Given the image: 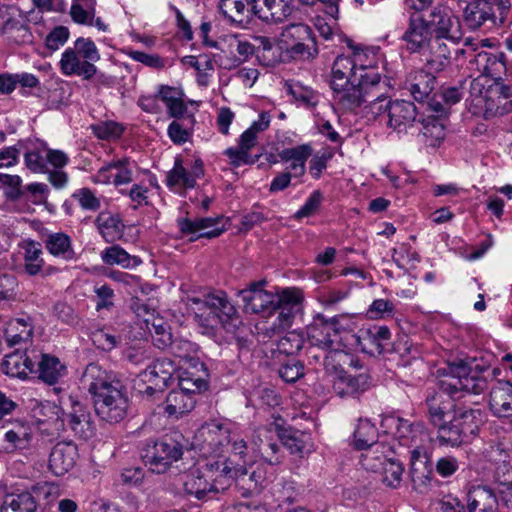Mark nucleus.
Returning <instances> with one entry per match:
<instances>
[{
	"instance_id": "obj_1",
	"label": "nucleus",
	"mask_w": 512,
	"mask_h": 512,
	"mask_svg": "<svg viewBox=\"0 0 512 512\" xmlns=\"http://www.w3.org/2000/svg\"><path fill=\"white\" fill-rule=\"evenodd\" d=\"M81 382L92 395L96 414L108 423L121 421L127 411V397L116 375L96 363L87 365Z\"/></svg>"
},
{
	"instance_id": "obj_2",
	"label": "nucleus",
	"mask_w": 512,
	"mask_h": 512,
	"mask_svg": "<svg viewBox=\"0 0 512 512\" xmlns=\"http://www.w3.org/2000/svg\"><path fill=\"white\" fill-rule=\"evenodd\" d=\"M362 54L355 52L353 56H338L332 66L330 86L334 92V100L345 110H354L361 106L365 94L361 93L364 80L368 73L360 64Z\"/></svg>"
},
{
	"instance_id": "obj_3",
	"label": "nucleus",
	"mask_w": 512,
	"mask_h": 512,
	"mask_svg": "<svg viewBox=\"0 0 512 512\" xmlns=\"http://www.w3.org/2000/svg\"><path fill=\"white\" fill-rule=\"evenodd\" d=\"M187 307L193 311L198 324L207 330L220 327L234 336L242 323L235 306L223 291L209 293L203 299L188 297Z\"/></svg>"
},
{
	"instance_id": "obj_4",
	"label": "nucleus",
	"mask_w": 512,
	"mask_h": 512,
	"mask_svg": "<svg viewBox=\"0 0 512 512\" xmlns=\"http://www.w3.org/2000/svg\"><path fill=\"white\" fill-rule=\"evenodd\" d=\"M435 1L418 0V30H421V34L434 37L429 40V47L441 48L440 39L458 42L462 38V33L459 20L442 5H434Z\"/></svg>"
},
{
	"instance_id": "obj_5",
	"label": "nucleus",
	"mask_w": 512,
	"mask_h": 512,
	"mask_svg": "<svg viewBox=\"0 0 512 512\" xmlns=\"http://www.w3.org/2000/svg\"><path fill=\"white\" fill-rule=\"evenodd\" d=\"M100 60L99 51L90 38L76 39L73 47L62 53L59 68L65 76H79L84 80L93 78L97 73L95 62Z\"/></svg>"
},
{
	"instance_id": "obj_6",
	"label": "nucleus",
	"mask_w": 512,
	"mask_h": 512,
	"mask_svg": "<svg viewBox=\"0 0 512 512\" xmlns=\"http://www.w3.org/2000/svg\"><path fill=\"white\" fill-rule=\"evenodd\" d=\"M509 0H472L463 9V20L471 30L492 29L505 23Z\"/></svg>"
},
{
	"instance_id": "obj_7",
	"label": "nucleus",
	"mask_w": 512,
	"mask_h": 512,
	"mask_svg": "<svg viewBox=\"0 0 512 512\" xmlns=\"http://www.w3.org/2000/svg\"><path fill=\"white\" fill-rule=\"evenodd\" d=\"M427 405L430 421L438 428V438L441 443L451 446H459L460 444L469 441L467 437L462 434V431L457 423H455L454 418L449 422L446 421V417L454 407L451 400H444L442 399L441 394H436L427 399Z\"/></svg>"
},
{
	"instance_id": "obj_8",
	"label": "nucleus",
	"mask_w": 512,
	"mask_h": 512,
	"mask_svg": "<svg viewBox=\"0 0 512 512\" xmlns=\"http://www.w3.org/2000/svg\"><path fill=\"white\" fill-rule=\"evenodd\" d=\"M452 375L446 379L440 380V392L448 398L446 400L460 399L465 394L479 395L487 389V380L485 377L471 372L467 366L461 365L456 368L451 367Z\"/></svg>"
},
{
	"instance_id": "obj_9",
	"label": "nucleus",
	"mask_w": 512,
	"mask_h": 512,
	"mask_svg": "<svg viewBox=\"0 0 512 512\" xmlns=\"http://www.w3.org/2000/svg\"><path fill=\"white\" fill-rule=\"evenodd\" d=\"M279 43L280 48L293 59H313L318 54L312 29L303 23L285 26L280 34Z\"/></svg>"
},
{
	"instance_id": "obj_10",
	"label": "nucleus",
	"mask_w": 512,
	"mask_h": 512,
	"mask_svg": "<svg viewBox=\"0 0 512 512\" xmlns=\"http://www.w3.org/2000/svg\"><path fill=\"white\" fill-rule=\"evenodd\" d=\"M471 64L480 75L473 79L470 85L472 95H481L488 82H500L506 73V55L504 52H478Z\"/></svg>"
},
{
	"instance_id": "obj_11",
	"label": "nucleus",
	"mask_w": 512,
	"mask_h": 512,
	"mask_svg": "<svg viewBox=\"0 0 512 512\" xmlns=\"http://www.w3.org/2000/svg\"><path fill=\"white\" fill-rule=\"evenodd\" d=\"M281 300L272 309L270 315L275 316L271 325L265 328L268 336L275 335L292 326L295 317L302 313L303 294L297 288H286L280 292Z\"/></svg>"
},
{
	"instance_id": "obj_12",
	"label": "nucleus",
	"mask_w": 512,
	"mask_h": 512,
	"mask_svg": "<svg viewBox=\"0 0 512 512\" xmlns=\"http://www.w3.org/2000/svg\"><path fill=\"white\" fill-rule=\"evenodd\" d=\"M182 455V444L171 437H164L153 444H147L142 459L152 472L162 474L180 460Z\"/></svg>"
},
{
	"instance_id": "obj_13",
	"label": "nucleus",
	"mask_w": 512,
	"mask_h": 512,
	"mask_svg": "<svg viewBox=\"0 0 512 512\" xmlns=\"http://www.w3.org/2000/svg\"><path fill=\"white\" fill-rule=\"evenodd\" d=\"M177 370L175 362L168 358L157 359L139 373L137 386L139 392L151 397L169 385Z\"/></svg>"
},
{
	"instance_id": "obj_14",
	"label": "nucleus",
	"mask_w": 512,
	"mask_h": 512,
	"mask_svg": "<svg viewBox=\"0 0 512 512\" xmlns=\"http://www.w3.org/2000/svg\"><path fill=\"white\" fill-rule=\"evenodd\" d=\"M428 49H432L428 46V44L418 42V54L420 55L421 60H425V66L418 70V94L422 97H426L427 101L431 98V94L433 95L434 90L436 88V76L435 73H438L444 69L446 64L448 63V57L445 55V49H441V52L433 55L432 57H427L426 51Z\"/></svg>"
},
{
	"instance_id": "obj_15",
	"label": "nucleus",
	"mask_w": 512,
	"mask_h": 512,
	"mask_svg": "<svg viewBox=\"0 0 512 512\" xmlns=\"http://www.w3.org/2000/svg\"><path fill=\"white\" fill-rule=\"evenodd\" d=\"M199 436L203 437L204 442L211 447L231 445L234 456H239L244 464L247 462L248 447L246 441L238 433L231 431L227 425L206 424L199 430Z\"/></svg>"
},
{
	"instance_id": "obj_16",
	"label": "nucleus",
	"mask_w": 512,
	"mask_h": 512,
	"mask_svg": "<svg viewBox=\"0 0 512 512\" xmlns=\"http://www.w3.org/2000/svg\"><path fill=\"white\" fill-rule=\"evenodd\" d=\"M251 450L271 465L279 464L281 454V434L273 426L258 427L254 430Z\"/></svg>"
},
{
	"instance_id": "obj_17",
	"label": "nucleus",
	"mask_w": 512,
	"mask_h": 512,
	"mask_svg": "<svg viewBox=\"0 0 512 512\" xmlns=\"http://www.w3.org/2000/svg\"><path fill=\"white\" fill-rule=\"evenodd\" d=\"M486 118L503 116L512 112V86L503 81L488 84L481 95Z\"/></svg>"
},
{
	"instance_id": "obj_18",
	"label": "nucleus",
	"mask_w": 512,
	"mask_h": 512,
	"mask_svg": "<svg viewBox=\"0 0 512 512\" xmlns=\"http://www.w3.org/2000/svg\"><path fill=\"white\" fill-rule=\"evenodd\" d=\"M53 486L48 483L37 484L31 491L8 494L0 506V512H37V500L40 496H49Z\"/></svg>"
},
{
	"instance_id": "obj_19",
	"label": "nucleus",
	"mask_w": 512,
	"mask_h": 512,
	"mask_svg": "<svg viewBox=\"0 0 512 512\" xmlns=\"http://www.w3.org/2000/svg\"><path fill=\"white\" fill-rule=\"evenodd\" d=\"M387 84L381 83V76L379 73H368L361 93L365 94L364 100L361 105H365L367 114H371L374 118L380 116L386 111L389 112L390 102H386L387 97L384 95Z\"/></svg>"
},
{
	"instance_id": "obj_20",
	"label": "nucleus",
	"mask_w": 512,
	"mask_h": 512,
	"mask_svg": "<svg viewBox=\"0 0 512 512\" xmlns=\"http://www.w3.org/2000/svg\"><path fill=\"white\" fill-rule=\"evenodd\" d=\"M308 340L311 349H316V353L322 350L328 351L341 346L339 331L335 322L323 321L318 319L308 326Z\"/></svg>"
},
{
	"instance_id": "obj_21",
	"label": "nucleus",
	"mask_w": 512,
	"mask_h": 512,
	"mask_svg": "<svg viewBox=\"0 0 512 512\" xmlns=\"http://www.w3.org/2000/svg\"><path fill=\"white\" fill-rule=\"evenodd\" d=\"M247 311L252 313H272L273 307L281 300L280 293H273L263 288V283H252L249 288L239 293Z\"/></svg>"
},
{
	"instance_id": "obj_22",
	"label": "nucleus",
	"mask_w": 512,
	"mask_h": 512,
	"mask_svg": "<svg viewBox=\"0 0 512 512\" xmlns=\"http://www.w3.org/2000/svg\"><path fill=\"white\" fill-rule=\"evenodd\" d=\"M203 175L204 170L201 159H196L188 169L183 166L180 158H176L173 168L166 175V184L174 191L193 189L196 185V180Z\"/></svg>"
},
{
	"instance_id": "obj_23",
	"label": "nucleus",
	"mask_w": 512,
	"mask_h": 512,
	"mask_svg": "<svg viewBox=\"0 0 512 512\" xmlns=\"http://www.w3.org/2000/svg\"><path fill=\"white\" fill-rule=\"evenodd\" d=\"M488 408L497 418L512 417V383L509 380H497L492 385Z\"/></svg>"
},
{
	"instance_id": "obj_24",
	"label": "nucleus",
	"mask_w": 512,
	"mask_h": 512,
	"mask_svg": "<svg viewBox=\"0 0 512 512\" xmlns=\"http://www.w3.org/2000/svg\"><path fill=\"white\" fill-rule=\"evenodd\" d=\"M293 0H250L251 11L265 22H282L292 13Z\"/></svg>"
},
{
	"instance_id": "obj_25",
	"label": "nucleus",
	"mask_w": 512,
	"mask_h": 512,
	"mask_svg": "<svg viewBox=\"0 0 512 512\" xmlns=\"http://www.w3.org/2000/svg\"><path fill=\"white\" fill-rule=\"evenodd\" d=\"M270 476L267 473V468L264 464H258L257 466L236 464L234 479L237 484L249 493L260 492L269 482Z\"/></svg>"
},
{
	"instance_id": "obj_26",
	"label": "nucleus",
	"mask_w": 512,
	"mask_h": 512,
	"mask_svg": "<svg viewBox=\"0 0 512 512\" xmlns=\"http://www.w3.org/2000/svg\"><path fill=\"white\" fill-rule=\"evenodd\" d=\"M78 458L77 446L71 441L58 442L50 453L49 469L56 476L69 472Z\"/></svg>"
},
{
	"instance_id": "obj_27",
	"label": "nucleus",
	"mask_w": 512,
	"mask_h": 512,
	"mask_svg": "<svg viewBox=\"0 0 512 512\" xmlns=\"http://www.w3.org/2000/svg\"><path fill=\"white\" fill-rule=\"evenodd\" d=\"M467 512H499L496 491L488 485L472 486L466 495Z\"/></svg>"
},
{
	"instance_id": "obj_28",
	"label": "nucleus",
	"mask_w": 512,
	"mask_h": 512,
	"mask_svg": "<svg viewBox=\"0 0 512 512\" xmlns=\"http://www.w3.org/2000/svg\"><path fill=\"white\" fill-rule=\"evenodd\" d=\"M313 149L309 144L285 148L278 153L280 161L287 164L286 171L294 178H301L306 173V162L312 156Z\"/></svg>"
},
{
	"instance_id": "obj_29",
	"label": "nucleus",
	"mask_w": 512,
	"mask_h": 512,
	"mask_svg": "<svg viewBox=\"0 0 512 512\" xmlns=\"http://www.w3.org/2000/svg\"><path fill=\"white\" fill-rule=\"evenodd\" d=\"M380 428L384 434L394 437L401 446L410 448L414 442L413 423L407 419L395 415H385L382 417Z\"/></svg>"
},
{
	"instance_id": "obj_30",
	"label": "nucleus",
	"mask_w": 512,
	"mask_h": 512,
	"mask_svg": "<svg viewBox=\"0 0 512 512\" xmlns=\"http://www.w3.org/2000/svg\"><path fill=\"white\" fill-rule=\"evenodd\" d=\"M177 224L181 233L191 236V240L202 237L214 238L223 232L222 229L216 227L217 220L210 217L197 218L195 220L180 218L177 220Z\"/></svg>"
},
{
	"instance_id": "obj_31",
	"label": "nucleus",
	"mask_w": 512,
	"mask_h": 512,
	"mask_svg": "<svg viewBox=\"0 0 512 512\" xmlns=\"http://www.w3.org/2000/svg\"><path fill=\"white\" fill-rule=\"evenodd\" d=\"M184 491L197 499H204L209 494H216L225 490V485L210 482L198 469L191 470L183 476Z\"/></svg>"
},
{
	"instance_id": "obj_32",
	"label": "nucleus",
	"mask_w": 512,
	"mask_h": 512,
	"mask_svg": "<svg viewBox=\"0 0 512 512\" xmlns=\"http://www.w3.org/2000/svg\"><path fill=\"white\" fill-rule=\"evenodd\" d=\"M137 315L143 317L146 324V328L152 335L154 345L160 349H165L171 342V332L169 326L160 317H155L153 313H150L147 305L141 304L136 309Z\"/></svg>"
},
{
	"instance_id": "obj_33",
	"label": "nucleus",
	"mask_w": 512,
	"mask_h": 512,
	"mask_svg": "<svg viewBox=\"0 0 512 512\" xmlns=\"http://www.w3.org/2000/svg\"><path fill=\"white\" fill-rule=\"evenodd\" d=\"M463 98V92L458 87H441L439 91L433 93L431 98L425 103L421 101L422 106L426 105L425 111L437 113L440 116H448L449 108L460 102Z\"/></svg>"
},
{
	"instance_id": "obj_34",
	"label": "nucleus",
	"mask_w": 512,
	"mask_h": 512,
	"mask_svg": "<svg viewBox=\"0 0 512 512\" xmlns=\"http://www.w3.org/2000/svg\"><path fill=\"white\" fill-rule=\"evenodd\" d=\"M309 358L315 362H321L333 379L344 372L343 366L351 361L350 354L346 353L341 346L328 351L322 350L319 353H316V349H311Z\"/></svg>"
},
{
	"instance_id": "obj_35",
	"label": "nucleus",
	"mask_w": 512,
	"mask_h": 512,
	"mask_svg": "<svg viewBox=\"0 0 512 512\" xmlns=\"http://www.w3.org/2000/svg\"><path fill=\"white\" fill-rule=\"evenodd\" d=\"M63 424L80 438L88 439L93 435V425L87 409L79 402H74L72 410L63 418Z\"/></svg>"
},
{
	"instance_id": "obj_36",
	"label": "nucleus",
	"mask_w": 512,
	"mask_h": 512,
	"mask_svg": "<svg viewBox=\"0 0 512 512\" xmlns=\"http://www.w3.org/2000/svg\"><path fill=\"white\" fill-rule=\"evenodd\" d=\"M36 361L35 371L41 380L47 384H55L66 374V366L54 355L42 353L38 357L33 356Z\"/></svg>"
},
{
	"instance_id": "obj_37",
	"label": "nucleus",
	"mask_w": 512,
	"mask_h": 512,
	"mask_svg": "<svg viewBox=\"0 0 512 512\" xmlns=\"http://www.w3.org/2000/svg\"><path fill=\"white\" fill-rule=\"evenodd\" d=\"M360 339L364 351L381 354L390 344L391 332L387 326L374 325L362 331Z\"/></svg>"
},
{
	"instance_id": "obj_38",
	"label": "nucleus",
	"mask_w": 512,
	"mask_h": 512,
	"mask_svg": "<svg viewBox=\"0 0 512 512\" xmlns=\"http://www.w3.org/2000/svg\"><path fill=\"white\" fill-rule=\"evenodd\" d=\"M202 473L212 483L225 485L226 490L234 480L235 465L231 459H210Z\"/></svg>"
},
{
	"instance_id": "obj_39",
	"label": "nucleus",
	"mask_w": 512,
	"mask_h": 512,
	"mask_svg": "<svg viewBox=\"0 0 512 512\" xmlns=\"http://www.w3.org/2000/svg\"><path fill=\"white\" fill-rule=\"evenodd\" d=\"M369 386V377L366 374L352 376L345 371L332 380V387L340 397L356 396L364 392Z\"/></svg>"
},
{
	"instance_id": "obj_40",
	"label": "nucleus",
	"mask_w": 512,
	"mask_h": 512,
	"mask_svg": "<svg viewBox=\"0 0 512 512\" xmlns=\"http://www.w3.org/2000/svg\"><path fill=\"white\" fill-rule=\"evenodd\" d=\"M36 361L33 357L18 350L6 355L2 363V370L11 377L26 378L27 374L35 371Z\"/></svg>"
},
{
	"instance_id": "obj_41",
	"label": "nucleus",
	"mask_w": 512,
	"mask_h": 512,
	"mask_svg": "<svg viewBox=\"0 0 512 512\" xmlns=\"http://www.w3.org/2000/svg\"><path fill=\"white\" fill-rule=\"evenodd\" d=\"M428 114L421 120L424 143L428 147H439L445 138L444 121L448 116H440L437 113Z\"/></svg>"
},
{
	"instance_id": "obj_42",
	"label": "nucleus",
	"mask_w": 512,
	"mask_h": 512,
	"mask_svg": "<svg viewBox=\"0 0 512 512\" xmlns=\"http://www.w3.org/2000/svg\"><path fill=\"white\" fill-rule=\"evenodd\" d=\"M281 444L291 454L298 455L299 457H304L315 450L310 434L300 430H285L281 434Z\"/></svg>"
},
{
	"instance_id": "obj_43",
	"label": "nucleus",
	"mask_w": 512,
	"mask_h": 512,
	"mask_svg": "<svg viewBox=\"0 0 512 512\" xmlns=\"http://www.w3.org/2000/svg\"><path fill=\"white\" fill-rule=\"evenodd\" d=\"M455 423L459 426L468 440L475 436L482 423L484 422V413L481 409L458 408L453 416Z\"/></svg>"
},
{
	"instance_id": "obj_44",
	"label": "nucleus",
	"mask_w": 512,
	"mask_h": 512,
	"mask_svg": "<svg viewBox=\"0 0 512 512\" xmlns=\"http://www.w3.org/2000/svg\"><path fill=\"white\" fill-rule=\"evenodd\" d=\"M416 118V106L413 102L396 100L389 105V125L394 129L401 130V127L409 125L413 127Z\"/></svg>"
},
{
	"instance_id": "obj_45",
	"label": "nucleus",
	"mask_w": 512,
	"mask_h": 512,
	"mask_svg": "<svg viewBox=\"0 0 512 512\" xmlns=\"http://www.w3.org/2000/svg\"><path fill=\"white\" fill-rule=\"evenodd\" d=\"M364 452L360 457L361 466L371 472H378L387 462L392 454V449L383 443L374 444L363 449Z\"/></svg>"
},
{
	"instance_id": "obj_46",
	"label": "nucleus",
	"mask_w": 512,
	"mask_h": 512,
	"mask_svg": "<svg viewBox=\"0 0 512 512\" xmlns=\"http://www.w3.org/2000/svg\"><path fill=\"white\" fill-rule=\"evenodd\" d=\"M102 262L106 265H118L124 269H133L142 264V259L135 255H130L119 245L106 247L100 253Z\"/></svg>"
},
{
	"instance_id": "obj_47",
	"label": "nucleus",
	"mask_w": 512,
	"mask_h": 512,
	"mask_svg": "<svg viewBox=\"0 0 512 512\" xmlns=\"http://www.w3.org/2000/svg\"><path fill=\"white\" fill-rule=\"evenodd\" d=\"M95 224L107 243H113L123 235L124 225L121 219L110 212H100L95 220Z\"/></svg>"
},
{
	"instance_id": "obj_48",
	"label": "nucleus",
	"mask_w": 512,
	"mask_h": 512,
	"mask_svg": "<svg viewBox=\"0 0 512 512\" xmlns=\"http://www.w3.org/2000/svg\"><path fill=\"white\" fill-rule=\"evenodd\" d=\"M32 334L33 326L25 319H11L5 325L4 338L8 347H14L30 340Z\"/></svg>"
},
{
	"instance_id": "obj_49",
	"label": "nucleus",
	"mask_w": 512,
	"mask_h": 512,
	"mask_svg": "<svg viewBox=\"0 0 512 512\" xmlns=\"http://www.w3.org/2000/svg\"><path fill=\"white\" fill-rule=\"evenodd\" d=\"M45 247L51 255L62 260L72 261L76 258L71 238L65 233L48 235L45 240Z\"/></svg>"
},
{
	"instance_id": "obj_50",
	"label": "nucleus",
	"mask_w": 512,
	"mask_h": 512,
	"mask_svg": "<svg viewBox=\"0 0 512 512\" xmlns=\"http://www.w3.org/2000/svg\"><path fill=\"white\" fill-rule=\"evenodd\" d=\"M195 405V398L183 391L172 390L166 397L164 411L170 417L178 418L190 412Z\"/></svg>"
},
{
	"instance_id": "obj_51",
	"label": "nucleus",
	"mask_w": 512,
	"mask_h": 512,
	"mask_svg": "<svg viewBox=\"0 0 512 512\" xmlns=\"http://www.w3.org/2000/svg\"><path fill=\"white\" fill-rule=\"evenodd\" d=\"M158 97L165 103L171 117H182L187 110L182 99V91L175 87L166 85L160 86L158 90Z\"/></svg>"
},
{
	"instance_id": "obj_52",
	"label": "nucleus",
	"mask_w": 512,
	"mask_h": 512,
	"mask_svg": "<svg viewBox=\"0 0 512 512\" xmlns=\"http://www.w3.org/2000/svg\"><path fill=\"white\" fill-rule=\"evenodd\" d=\"M24 270L30 276H36L44 270L43 251L41 244L27 241L24 246Z\"/></svg>"
},
{
	"instance_id": "obj_53",
	"label": "nucleus",
	"mask_w": 512,
	"mask_h": 512,
	"mask_svg": "<svg viewBox=\"0 0 512 512\" xmlns=\"http://www.w3.org/2000/svg\"><path fill=\"white\" fill-rule=\"evenodd\" d=\"M354 447L358 450L378 444V430L368 418H360L354 431Z\"/></svg>"
},
{
	"instance_id": "obj_54",
	"label": "nucleus",
	"mask_w": 512,
	"mask_h": 512,
	"mask_svg": "<svg viewBox=\"0 0 512 512\" xmlns=\"http://www.w3.org/2000/svg\"><path fill=\"white\" fill-rule=\"evenodd\" d=\"M248 0H220L218 8L222 15L231 23H243L249 16Z\"/></svg>"
},
{
	"instance_id": "obj_55",
	"label": "nucleus",
	"mask_w": 512,
	"mask_h": 512,
	"mask_svg": "<svg viewBox=\"0 0 512 512\" xmlns=\"http://www.w3.org/2000/svg\"><path fill=\"white\" fill-rule=\"evenodd\" d=\"M96 0H72L70 16L81 25H92L96 12Z\"/></svg>"
},
{
	"instance_id": "obj_56",
	"label": "nucleus",
	"mask_w": 512,
	"mask_h": 512,
	"mask_svg": "<svg viewBox=\"0 0 512 512\" xmlns=\"http://www.w3.org/2000/svg\"><path fill=\"white\" fill-rule=\"evenodd\" d=\"M258 47L256 49L257 57L261 59L265 65L274 66L281 62V55L283 48H280V43L276 45L268 37H258L256 39Z\"/></svg>"
},
{
	"instance_id": "obj_57",
	"label": "nucleus",
	"mask_w": 512,
	"mask_h": 512,
	"mask_svg": "<svg viewBox=\"0 0 512 512\" xmlns=\"http://www.w3.org/2000/svg\"><path fill=\"white\" fill-rule=\"evenodd\" d=\"M46 151L47 147L42 143L28 149L24 154L26 167L34 173L47 172Z\"/></svg>"
},
{
	"instance_id": "obj_58",
	"label": "nucleus",
	"mask_w": 512,
	"mask_h": 512,
	"mask_svg": "<svg viewBox=\"0 0 512 512\" xmlns=\"http://www.w3.org/2000/svg\"><path fill=\"white\" fill-rule=\"evenodd\" d=\"M170 347L171 353L186 362H193L196 360L198 346L186 339H172L168 344Z\"/></svg>"
},
{
	"instance_id": "obj_59",
	"label": "nucleus",
	"mask_w": 512,
	"mask_h": 512,
	"mask_svg": "<svg viewBox=\"0 0 512 512\" xmlns=\"http://www.w3.org/2000/svg\"><path fill=\"white\" fill-rule=\"evenodd\" d=\"M304 342L303 333L295 330L290 331L278 340L277 349L280 353L293 355L302 349Z\"/></svg>"
},
{
	"instance_id": "obj_60",
	"label": "nucleus",
	"mask_w": 512,
	"mask_h": 512,
	"mask_svg": "<svg viewBox=\"0 0 512 512\" xmlns=\"http://www.w3.org/2000/svg\"><path fill=\"white\" fill-rule=\"evenodd\" d=\"M178 391H183L195 398V394L205 390L207 383L201 377H193L189 371H184L178 376Z\"/></svg>"
},
{
	"instance_id": "obj_61",
	"label": "nucleus",
	"mask_w": 512,
	"mask_h": 512,
	"mask_svg": "<svg viewBox=\"0 0 512 512\" xmlns=\"http://www.w3.org/2000/svg\"><path fill=\"white\" fill-rule=\"evenodd\" d=\"M5 440L12 449H24L31 440L30 429L24 425H19L5 433Z\"/></svg>"
},
{
	"instance_id": "obj_62",
	"label": "nucleus",
	"mask_w": 512,
	"mask_h": 512,
	"mask_svg": "<svg viewBox=\"0 0 512 512\" xmlns=\"http://www.w3.org/2000/svg\"><path fill=\"white\" fill-rule=\"evenodd\" d=\"M402 472V465L399 462L393 460L390 456L381 470L377 473L382 475L381 480L383 483H385L387 486L395 487L401 480Z\"/></svg>"
},
{
	"instance_id": "obj_63",
	"label": "nucleus",
	"mask_w": 512,
	"mask_h": 512,
	"mask_svg": "<svg viewBox=\"0 0 512 512\" xmlns=\"http://www.w3.org/2000/svg\"><path fill=\"white\" fill-rule=\"evenodd\" d=\"M278 373L285 382L293 383L304 375V365L301 361L291 358L280 366Z\"/></svg>"
},
{
	"instance_id": "obj_64",
	"label": "nucleus",
	"mask_w": 512,
	"mask_h": 512,
	"mask_svg": "<svg viewBox=\"0 0 512 512\" xmlns=\"http://www.w3.org/2000/svg\"><path fill=\"white\" fill-rule=\"evenodd\" d=\"M18 290V280L15 275L0 273V304L15 300Z\"/></svg>"
}]
</instances>
